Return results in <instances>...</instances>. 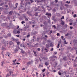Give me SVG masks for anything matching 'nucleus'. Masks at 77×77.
<instances>
[{"label": "nucleus", "instance_id": "f257e3e1", "mask_svg": "<svg viewBox=\"0 0 77 77\" xmlns=\"http://www.w3.org/2000/svg\"><path fill=\"white\" fill-rule=\"evenodd\" d=\"M43 24L44 25H43V27L44 30H46L47 29L46 27H47V26H48V23L46 21H45L44 22H43Z\"/></svg>", "mask_w": 77, "mask_h": 77}, {"label": "nucleus", "instance_id": "f03ea898", "mask_svg": "<svg viewBox=\"0 0 77 77\" xmlns=\"http://www.w3.org/2000/svg\"><path fill=\"white\" fill-rule=\"evenodd\" d=\"M3 44L4 45V47H6V46H8V44H9V42L8 41H6L4 39L3 40Z\"/></svg>", "mask_w": 77, "mask_h": 77}, {"label": "nucleus", "instance_id": "7ed1b4c3", "mask_svg": "<svg viewBox=\"0 0 77 77\" xmlns=\"http://www.w3.org/2000/svg\"><path fill=\"white\" fill-rule=\"evenodd\" d=\"M45 33L44 32L42 33V36H41V39H43L45 38Z\"/></svg>", "mask_w": 77, "mask_h": 77}, {"label": "nucleus", "instance_id": "20e7f679", "mask_svg": "<svg viewBox=\"0 0 77 77\" xmlns=\"http://www.w3.org/2000/svg\"><path fill=\"white\" fill-rule=\"evenodd\" d=\"M45 15H48V17L49 18H50V17H49V16L50 17H51V14L50 13H48V12H47L45 14Z\"/></svg>", "mask_w": 77, "mask_h": 77}, {"label": "nucleus", "instance_id": "39448f33", "mask_svg": "<svg viewBox=\"0 0 77 77\" xmlns=\"http://www.w3.org/2000/svg\"><path fill=\"white\" fill-rule=\"evenodd\" d=\"M4 5V2L2 0H0V6H2Z\"/></svg>", "mask_w": 77, "mask_h": 77}, {"label": "nucleus", "instance_id": "423d86ee", "mask_svg": "<svg viewBox=\"0 0 77 77\" xmlns=\"http://www.w3.org/2000/svg\"><path fill=\"white\" fill-rule=\"evenodd\" d=\"M20 47H24V48H26V46H25V45L23 44H21L20 45Z\"/></svg>", "mask_w": 77, "mask_h": 77}, {"label": "nucleus", "instance_id": "0eeeda50", "mask_svg": "<svg viewBox=\"0 0 77 77\" xmlns=\"http://www.w3.org/2000/svg\"><path fill=\"white\" fill-rule=\"evenodd\" d=\"M2 51H3V50H7V48L5 47L4 46H2Z\"/></svg>", "mask_w": 77, "mask_h": 77}, {"label": "nucleus", "instance_id": "6e6552de", "mask_svg": "<svg viewBox=\"0 0 77 77\" xmlns=\"http://www.w3.org/2000/svg\"><path fill=\"white\" fill-rule=\"evenodd\" d=\"M8 44L10 45H12V44H14V42H12V41H10L9 43Z\"/></svg>", "mask_w": 77, "mask_h": 77}, {"label": "nucleus", "instance_id": "1a4fd4ad", "mask_svg": "<svg viewBox=\"0 0 77 77\" xmlns=\"http://www.w3.org/2000/svg\"><path fill=\"white\" fill-rule=\"evenodd\" d=\"M17 51H18V49H17V48H15L14 49V52L15 53H17Z\"/></svg>", "mask_w": 77, "mask_h": 77}, {"label": "nucleus", "instance_id": "9d476101", "mask_svg": "<svg viewBox=\"0 0 77 77\" xmlns=\"http://www.w3.org/2000/svg\"><path fill=\"white\" fill-rule=\"evenodd\" d=\"M73 43L74 45H76V44L77 43V40H76L73 41Z\"/></svg>", "mask_w": 77, "mask_h": 77}, {"label": "nucleus", "instance_id": "9b49d317", "mask_svg": "<svg viewBox=\"0 0 77 77\" xmlns=\"http://www.w3.org/2000/svg\"><path fill=\"white\" fill-rule=\"evenodd\" d=\"M23 0H21L20 6L21 7H23Z\"/></svg>", "mask_w": 77, "mask_h": 77}, {"label": "nucleus", "instance_id": "f8f14e48", "mask_svg": "<svg viewBox=\"0 0 77 77\" xmlns=\"http://www.w3.org/2000/svg\"><path fill=\"white\" fill-rule=\"evenodd\" d=\"M46 48H49L50 47V45L47 44L46 45Z\"/></svg>", "mask_w": 77, "mask_h": 77}, {"label": "nucleus", "instance_id": "ddd939ff", "mask_svg": "<svg viewBox=\"0 0 77 77\" xmlns=\"http://www.w3.org/2000/svg\"><path fill=\"white\" fill-rule=\"evenodd\" d=\"M33 52L34 53V54L35 55V56H37V54H36V52L34 51H33Z\"/></svg>", "mask_w": 77, "mask_h": 77}, {"label": "nucleus", "instance_id": "4468645a", "mask_svg": "<svg viewBox=\"0 0 77 77\" xmlns=\"http://www.w3.org/2000/svg\"><path fill=\"white\" fill-rule=\"evenodd\" d=\"M18 3H17L15 4V6H16V7H14V9H15L17 8V6H18Z\"/></svg>", "mask_w": 77, "mask_h": 77}, {"label": "nucleus", "instance_id": "2eb2a0df", "mask_svg": "<svg viewBox=\"0 0 77 77\" xmlns=\"http://www.w3.org/2000/svg\"><path fill=\"white\" fill-rule=\"evenodd\" d=\"M62 21L61 23V24H62V26H63L65 23H64V22L63 21H62V20H61Z\"/></svg>", "mask_w": 77, "mask_h": 77}, {"label": "nucleus", "instance_id": "dca6fc26", "mask_svg": "<svg viewBox=\"0 0 77 77\" xmlns=\"http://www.w3.org/2000/svg\"><path fill=\"white\" fill-rule=\"evenodd\" d=\"M13 32L14 34H17V30L15 29L13 31Z\"/></svg>", "mask_w": 77, "mask_h": 77}, {"label": "nucleus", "instance_id": "f3484780", "mask_svg": "<svg viewBox=\"0 0 77 77\" xmlns=\"http://www.w3.org/2000/svg\"><path fill=\"white\" fill-rule=\"evenodd\" d=\"M4 62H5L4 61H3V60L1 62L2 63V64H1V66H3V64L4 63Z\"/></svg>", "mask_w": 77, "mask_h": 77}, {"label": "nucleus", "instance_id": "a211bd4d", "mask_svg": "<svg viewBox=\"0 0 77 77\" xmlns=\"http://www.w3.org/2000/svg\"><path fill=\"white\" fill-rule=\"evenodd\" d=\"M58 74L59 75H62V73H61V72H60V71L58 72Z\"/></svg>", "mask_w": 77, "mask_h": 77}, {"label": "nucleus", "instance_id": "6ab92c4d", "mask_svg": "<svg viewBox=\"0 0 77 77\" xmlns=\"http://www.w3.org/2000/svg\"><path fill=\"white\" fill-rule=\"evenodd\" d=\"M50 47H53V46H54V45L53 44H52V43H50Z\"/></svg>", "mask_w": 77, "mask_h": 77}, {"label": "nucleus", "instance_id": "aec40b11", "mask_svg": "<svg viewBox=\"0 0 77 77\" xmlns=\"http://www.w3.org/2000/svg\"><path fill=\"white\" fill-rule=\"evenodd\" d=\"M67 13H69L70 12H71V10L70 9L67 10Z\"/></svg>", "mask_w": 77, "mask_h": 77}, {"label": "nucleus", "instance_id": "412c9836", "mask_svg": "<svg viewBox=\"0 0 77 77\" xmlns=\"http://www.w3.org/2000/svg\"><path fill=\"white\" fill-rule=\"evenodd\" d=\"M7 35L8 37H11V33H8Z\"/></svg>", "mask_w": 77, "mask_h": 77}, {"label": "nucleus", "instance_id": "4be33fe9", "mask_svg": "<svg viewBox=\"0 0 77 77\" xmlns=\"http://www.w3.org/2000/svg\"><path fill=\"white\" fill-rule=\"evenodd\" d=\"M66 74V72L64 71L63 72H62V74L63 75H65V74Z\"/></svg>", "mask_w": 77, "mask_h": 77}, {"label": "nucleus", "instance_id": "5701e85b", "mask_svg": "<svg viewBox=\"0 0 77 77\" xmlns=\"http://www.w3.org/2000/svg\"><path fill=\"white\" fill-rule=\"evenodd\" d=\"M42 59H43L44 60H47V58H46L45 57H43V58H42Z\"/></svg>", "mask_w": 77, "mask_h": 77}, {"label": "nucleus", "instance_id": "b1692460", "mask_svg": "<svg viewBox=\"0 0 77 77\" xmlns=\"http://www.w3.org/2000/svg\"><path fill=\"white\" fill-rule=\"evenodd\" d=\"M74 6H77V2H74Z\"/></svg>", "mask_w": 77, "mask_h": 77}, {"label": "nucleus", "instance_id": "393cba45", "mask_svg": "<svg viewBox=\"0 0 77 77\" xmlns=\"http://www.w3.org/2000/svg\"><path fill=\"white\" fill-rule=\"evenodd\" d=\"M45 0H41V1H40V2H41V3H43V2H45Z\"/></svg>", "mask_w": 77, "mask_h": 77}, {"label": "nucleus", "instance_id": "a878e982", "mask_svg": "<svg viewBox=\"0 0 77 77\" xmlns=\"http://www.w3.org/2000/svg\"><path fill=\"white\" fill-rule=\"evenodd\" d=\"M31 64V62L29 61V62H28L27 63V65H30Z\"/></svg>", "mask_w": 77, "mask_h": 77}, {"label": "nucleus", "instance_id": "bb28decb", "mask_svg": "<svg viewBox=\"0 0 77 77\" xmlns=\"http://www.w3.org/2000/svg\"><path fill=\"white\" fill-rule=\"evenodd\" d=\"M45 64L46 66H48V63L47 62H45Z\"/></svg>", "mask_w": 77, "mask_h": 77}, {"label": "nucleus", "instance_id": "cd10ccee", "mask_svg": "<svg viewBox=\"0 0 77 77\" xmlns=\"http://www.w3.org/2000/svg\"><path fill=\"white\" fill-rule=\"evenodd\" d=\"M46 73H47L46 74V75H47V76H48V75H49V74H50V72H47Z\"/></svg>", "mask_w": 77, "mask_h": 77}, {"label": "nucleus", "instance_id": "c85d7f7f", "mask_svg": "<svg viewBox=\"0 0 77 77\" xmlns=\"http://www.w3.org/2000/svg\"><path fill=\"white\" fill-rule=\"evenodd\" d=\"M39 39H40V37H37L36 41L38 42L39 41Z\"/></svg>", "mask_w": 77, "mask_h": 77}, {"label": "nucleus", "instance_id": "c756f323", "mask_svg": "<svg viewBox=\"0 0 77 77\" xmlns=\"http://www.w3.org/2000/svg\"><path fill=\"white\" fill-rule=\"evenodd\" d=\"M66 3H68V4H69V3H71V2L70 1L68 2V1H67L66 2Z\"/></svg>", "mask_w": 77, "mask_h": 77}, {"label": "nucleus", "instance_id": "7c9ffc66", "mask_svg": "<svg viewBox=\"0 0 77 77\" xmlns=\"http://www.w3.org/2000/svg\"><path fill=\"white\" fill-rule=\"evenodd\" d=\"M35 17H38V12H36V13H35Z\"/></svg>", "mask_w": 77, "mask_h": 77}, {"label": "nucleus", "instance_id": "2f4dec72", "mask_svg": "<svg viewBox=\"0 0 77 77\" xmlns=\"http://www.w3.org/2000/svg\"><path fill=\"white\" fill-rule=\"evenodd\" d=\"M35 2H36V1H37V3H40V1H38V0H35Z\"/></svg>", "mask_w": 77, "mask_h": 77}, {"label": "nucleus", "instance_id": "473e14b6", "mask_svg": "<svg viewBox=\"0 0 77 77\" xmlns=\"http://www.w3.org/2000/svg\"><path fill=\"white\" fill-rule=\"evenodd\" d=\"M21 53H22L23 54H24L25 52L23 50V51H21Z\"/></svg>", "mask_w": 77, "mask_h": 77}, {"label": "nucleus", "instance_id": "72a5a7b5", "mask_svg": "<svg viewBox=\"0 0 77 77\" xmlns=\"http://www.w3.org/2000/svg\"><path fill=\"white\" fill-rule=\"evenodd\" d=\"M1 54H2V56H3V57H4V56H5L4 55V54H3V51H2L1 52Z\"/></svg>", "mask_w": 77, "mask_h": 77}, {"label": "nucleus", "instance_id": "f704fd0d", "mask_svg": "<svg viewBox=\"0 0 77 77\" xmlns=\"http://www.w3.org/2000/svg\"><path fill=\"white\" fill-rule=\"evenodd\" d=\"M11 75H9V74H7L6 77H9Z\"/></svg>", "mask_w": 77, "mask_h": 77}, {"label": "nucleus", "instance_id": "c9c22d12", "mask_svg": "<svg viewBox=\"0 0 77 77\" xmlns=\"http://www.w3.org/2000/svg\"><path fill=\"white\" fill-rule=\"evenodd\" d=\"M64 44H68V42H66V40H64Z\"/></svg>", "mask_w": 77, "mask_h": 77}, {"label": "nucleus", "instance_id": "e433bc0d", "mask_svg": "<svg viewBox=\"0 0 77 77\" xmlns=\"http://www.w3.org/2000/svg\"><path fill=\"white\" fill-rule=\"evenodd\" d=\"M66 66H67V64L65 63L63 65V66L64 67H66Z\"/></svg>", "mask_w": 77, "mask_h": 77}, {"label": "nucleus", "instance_id": "4c0bfd02", "mask_svg": "<svg viewBox=\"0 0 77 77\" xmlns=\"http://www.w3.org/2000/svg\"><path fill=\"white\" fill-rule=\"evenodd\" d=\"M7 55H8V57H9L10 55V53L9 52H7Z\"/></svg>", "mask_w": 77, "mask_h": 77}, {"label": "nucleus", "instance_id": "58836bf2", "mask_svg": "<svg viewBox=\"0 0 77 77\" xmlns=\"http://www.w3.org/2000/svg\"><path fill=\"white\" fill-rule=\"evenodd\" d=\"M17 65V63H13L12 64V65Z\"/></svg>", "mask_w": 77, "mask_h": 77}, {"label": "nucleus", "instance_id": "ea45409f", "mask_svg": "<svg viewBox=\"0 0 77 77\" xmlns=\"http://www.w3.org/2000/svg\"><path fill=\"white\" fill-rule=\"evenodd\" d=\"M52 26H53V27H54V29H56V25H53Z\"/></svg>", "mask_w": 77, "mask_h": 77}, {"label": "nucleus", "instance_id": "a19ab883", "mask_svg": "<svg viewBox=\"0 0 77 77\" xmlns=\"http://www.w3.org/2000/svg\"><path fill=\"white\" fill-rule=\"evenodd\" d=\"M52 60V62H54V61L56 60V59H54L53 60V59H51V60Z\"/></svg>", "mask_w": 77, "mask_h": 77}, {"label": "nucleus", "instance_id": "79ce46f5", "mask_svg": "<svg viewBox=\"0 0 77 77\" xmlns=\"http://www.w3.org/2000/svg\"><path fill=\"white\" fill-rule=\"evenodd\" d=\"M47 42H49V43H50L51 42V41L50 40V39L48 40Z\"/></svg>", "mask_w": 77, "mask_h": 77}, {"label": "nucleus", "instance_id": "37998d69", "mask_svg": "<svg viewBox=\"0 0 77 77\" xmlns=\"http://www.w3.org/2000/svg\"><path fill=\"white\" fill-rule=\"evenodd\" d=\"M26 29H27V28H26V27H25L23 28V30H24V31H26Z\"/></svg>", "mask_w": 77, "mask_h": 77}, {"label": "nucleus", "instance_id": "c03bdc74", "mask_svg": "<svg viewBox=\"0 0 77 77\" xmlns=\"http://www.w3.org/2000/svg\"><path fill=\"white\" fill-rule=\"evenodd\" d=\"M18 33V34L20 33V31H19V30H17V34Z\"/></svg>", "mask_w": 77, "mask_h": 77}, {"label": "nucleus", "instance_id": "a18cd8bd", "mask_svg": "<svg viewBox=\"0 0 77 77\" xmlns=\"http://www.w3.org/2000/svg\"><path fill=\"white\" fill-rule=\"evenodd\" d=\"M52 32H53V31L52 30L49 32L50 35H51Z\"/></svg>", "mask_w": 77, "mask_h": 77}, {"label": "nucleus", "instance_id": "49530a36", "mask_svg": "<svg viewBox=\"0 0 77 77\" xmlns=\"http://www.w3.org/2000/svg\"><path fill=\"white\" fill-rule=\"evenodd\" d=\"M77 14H75L74 15H73L74 18H75V17H77Z\"/></svg>", "mask_w": 77, "mask_h": 77}, {"label": "nucleus", "instance_id": "de8ad7c7", "mask_svg": "<svg viewBox=\"0 0 77 77\" xmlns=\"http://www.w3.org/2000/svg\"><path fill=\"white\" fill-rule=\"evenodd\" d=\"M12 39H13V41H16V40L15 39V38L13 37L12 38Z\"/></svg>", "mask_w": 77, "mask_h": 77}, {"label": "nucleus", "instance_id": "09e8293b", "mask_svg": "<svg viewBox=\"0 0 77 77\" xmlns=\"http://www.w3.org/2000/svg\"><path fill=\"white\" fill-rule=\"evenodd\" d=\"M76 23H77V22H75L74 23H73V24L74 25V26H76V25H77Z\"/></svg>", "mask_w": 77, "mask_h": 77}, {"label": "nucleus", "instance_id": "8fccbe9b", "mask_svg": "<svg viewBox=\"0 0 77 77\" xmlns=\"http://www.w3.org/2000/svg\"><path fill=\"white\" fill-rule=\"evenodd\" d=\"M26 21H29V20L28 19V18H27L26 17V18H25Z\"/></svg>", "mask_w": 77, "mask_h": 77}, {"label": "nucleus", "instance_id": "3c124183", "mask_svg": "<svg viewBox=\"0 0 77 77\" xmlns=\"http://www.w3.org/2000/svg\"><path fill=\"white\" fill-rule=\"evenodd\" d=\"M57 36H60V33H57Z\"/></svg>", "mask_w": 77, "mask_h": 77}, {"label": "nucleus", "instance_id": "603ef678", "mask_svg": "<svg viewBox=\"0 0 77 77\" xmlns=\"http://www.w3.org/2000/svg\"><path fill=\"white\" fill-rule=\"evenodd\" d=\"M21 23L22 24H23L24 23H25V22L24 21H23L22 22H21Z\"/></svg>", "mask_w": 77, "mask_h": 77}, {"label": "nucleus", "instance_id": "864d4df0", "mask_svg": "<svg viewBox=\"0 0 77 77\" xmlns=\"http://www.w3.org/2000/svg\"><path fill=\"white\" fill-rule=\"evenodd\" d=\"M46 43V42H44V41L43 42V45H45Z\"/></svg>", "mask_w": 77, "mask_h": 77}, {"label": "nucleus", "instance_id": "5fc2aeb1", "mask_svg": "<svg viewBox=\"0 0 77 77\" xmlns=\"http://www.w3.org/2000/svg\"><path fill=\"white\" fill-rule=\"evenodd\" d=\"M59 47H60V44H58L57 45V48H59Z\"/></svg>", "mask_w": 77, "mask_h": 77}, {"label": "nucleus", "instance_id": "6e6d98bb", "mask_svg": "<svg viewBox=\"0 0 77 77\" xmlns=\"http://www.w3.org/2000/svg\"><path fill=\"white\" fill-rule=\"evenodd\" d=\"M63 19H64V16H63L61 18V20H63Z\"/></svg>", "mask_w": 77, "mask_h": 77}, {"label": "nucleus", "instance_id": "4d7b16f0", "mask_svg": "<svg viewBox=\"0 0 77 77\" xmlns=\"http://www.w3.org/2000/svg\"><path fill=\"white\" fill-rule=\"evenodd\" d=\"M65 6H66L67 8H68V4H65L64 5Z\"/></svg>", "mask_w": 77, "mask_h": 77}, {"label": "nucleus", "instance_id": "13d9d810", "mask_svg": "<svg viewBox=\"0 0 77 77\" xmlns=\"http://www.w3.org/2000/svg\"><path fill=\"white\" fill-rule=\"evenodd\" d=\"M71 47H69L67 48L68 50H69L70 49H71Z\"/></svg>", "mask_w": 77, "mask_h": 77}, {"label": "nucleus", "instance_id": "bf43d9fd", "mask_svg": "<svg viewBox=\"0 0 77 77\" xmlns=\"http://www.w3.org/2000/svg\"><path fill=\"white\" fill-rule=\"evenodd\" d=\"M45 50H46V52H48V50L46 48L45 49Z\"/></svg>", "mask_w": 77, "mask_h": 77}, {"label": "nucleus", "instance_id": "052dcab7", "mask_svg": "<svg viewBox=\"0 0 77 77\" xmlns=\"http://www.w3.org/2000/svg\"><path fill=\"white\" fill-rule=\"evenodd\" d=\"M45 70H46L45 69H43L42 70V72H44L45 71Z\"/></svg>", "mask_w": 77, "mask_h": 77}, {"label": "nucleus", "instance_id": "680f3d73", "mask_svg": "<svg viewBox=\"0 0 77 77\" xmlns=\"http://www.w3.org/2000/svg\"><path fill=\"white\" fill-rule=\"evenodd\" d=\"M20 43V42H17V44L18 45H19Z\"/></svg>", "mask_w": 77, "mask_h": 77}, {"label": "nucleus", "instance_id": "e2e57ef3", "mask_svg": "<svg viewBox=\"0 0 77 77\" xmlns=\"http://www.w3.org/2000/svg\"><path fill=\"white\" fill-rule=\"evenodd\" d=\"M17 61V59L13 61V62H14V63H15V62Z\"/></svg>", "mask_w": 77, "mask_h": 77}, {"label": "nucleus", "instance_id": "0e129e2a", "mask_svg": "<svg viewBox=\"0 0 77 77\" xmlns=\"http://www.w3.org/2000/svg\"><path fill=\"white\" fill-rule=\"evenodd\" d=\"M54 50V49L53 48H52L50 50V51H53Z\"/></svg>", "mask_w": 77, "mask_h": 77}, {"label": "nucleus", "instance_id": "69168bd1", "mask_svg": "<svg viewBox=\"0 0 77 77\" xmlns=\"http://www.w3.org/2000/svg\"><path fill=\"white\" fill-rule=\"evenodd\" d=\"M30 2H31V3H33V2H34V1L33 0H30Z\"/></svg>", "mask_w": 77, "mask_h": 77}, {"label": "nucleus", "instance_id": "338daca9", "mask_svg": "<svg viewBox=\"0 0 77 77\" xmlns=\"http://www.w3.org/2000/svg\"><path fill=\"white\" fill-rule=\"evenodd\" d=\"M37 50L38 51H41V48H37Z\"/></svg>", "mask_w": 77, "mask_h": 77}, {"label": "nucleus", "instance_id": "774afa93", "mask_svg": "<svg viewBox=\"0 0 77 77\" xmlns=\"http://www.w3.org/2000/svg\"><path fill=\"white\" fill-rule=\"evenodd\" d=\"M60 8L61 10H62V11L63 10V8H62V7L61 6L60 7Z\"/></svg>", "mask_w": 77, "mask_h": 77}]
</instances>
